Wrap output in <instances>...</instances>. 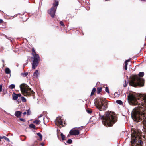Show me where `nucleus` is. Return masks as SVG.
<instances>
[{"instance_id": "1", "label": "nucleus", "mask_w": 146, "mask_h": 146, "mask_svg": "<svg viewBox=\"0 0 146 146\" xmlns=\"http://www.w3.org/2000/svg\"><path fill=\"white\" fill-rule=\"evenodd\" d=\"M99 119L102 120L103 124L106 126H111L116 122V119L111 113L106 112L104 116L101 115L99 113Z\"/></svg>"}, {"instance_id": "2", "label": "nucleus", "mask_w": 146, "mask_h": 146, "mask_svg": "<svg viewBox=\"0 0 146 146\" xmlns=\"http://www.w3.org/2000/svg\"><path fill=\"white\" fill-rule=\"evenodd\" d=\"M144 75V73L143 72H140L139 74V76L135 75L133 76L131 80L129 81L130 85L133 87H136L137 86H144L143 81L139 76L143 77Z\"/></svg>"}, {"instance_id": "3", "label": "nucleus", "mask_w": 146, "mask_h": 146, "mask_svg": "<svg viewBox=\"0 0 146 146\" xmlns=\"http://www.w3.org/2000/svg\"><path fill=\"white\" fill-rule=\"evenodd\" d=\"M20 88L21 92L25 96H29L33 95L34 94V92L31 90V89L24 83L20 85Z\"/></svg>"}, {"instance_id": "4", "label": "nucleus", "mask_w": 146, "mask_h": 146, "mask_svg": "<svg viewBox=\"0 0 146 146\" xmlns=\"http://www.w3.org/2000/svg\"><path fill=\"white\" fill-rule=\"evenodd\" d=\"M108 106V103L105 98H100L98 99V102L96 105L98 109L100 111L105 110Z\"/></svg>"}, {"instance_id": "5", "label": "nucleus", "mask_w": 146, "mask_h": 146, "mask_svg": "<svg viewBox=\"0 0 146 146\" xmlns=\"http://www.w3.org/2000/svg\"><path fill=\"white\" fill-rule=\"evenodd\" d=\"M32 54L33 56L31 58V60H33L32 64V68L35 69L38 64L40 60V57L38 54H36L34 48L32 49Z\"/></svg>"}, {"instance_id": "6", "label": "nucleus", "mask_w": 146, "mask_h": 146, "mask_svg": "<svg viewBox=\"0 0 146 146\" xmlns=\"http://www.w3.org/2000/svg\"><path fill=\"white\" fill-rule=\"evenodd\" d=\"M58 5V2L57 0H56L53 4V7L50 10H48V13L53 18L54 17L55 13L57 9V7Z\"/></svg>"}, {"instance_id": "7", "label": "nucleus", "mask_w": 146, "mask_h": 146, "mask_svg": "<svg viewBox=\"0 0 146 146\" xmlns=\"http://www.w3.org/2000/svg\"><path fill=\"white\" fill-rule=\"evenodd\" d=\"M131 136L132 140L131 142L132 143H134L136 142L137 140H139V142L141 144L142 143V141L141 140H139V137L137 135V133L136 131H134L133 132H132L131 134Z\"/></svg>"}, {"instance_id": "8", "label": "nucleus", "mask_w": 146, "mask_h": 146, "mask_svg": "<svg viewBox=\"0 0 146 146\" xmlns=\"http://www.w3.org/2000/svg\"><path fill=\"white\" fill-rule=\"evenodd\" d=\"M77 128H74L72 129L69 132V134L72 135H78L80 134L79 130L76 129Z\"/></svg>"}, {"instance_id": "9", "label": "nucleus", "mask_w": 146, "mask_h": 146, "mask_svg": "<svg viewBox=\"0 0 146 146\" xmlns=\"http://www.w3.org/2000/svg\"><path fill=\"white\" fill-rule=\"evenodd\" d=\"M55 122L56 123H58L60 125H62L64 126L63 125L62 120L60 117H58L56 118V119L55 120Z\"/></svg>"}, {"instance_id": "10", "label": "nucleus", "mask_w": 146, "mask_h": 146, "mask_svg": "<svg viewBox=\"0 0 146 146\" xmlns=\"http://www.w3.org/2000/svg\"><path fill=\"white\" fill-rule=\"evenodd\" d=\"M22 112L20 111H16L15 113V115L17 117L19 118L20 117Z\"/></svg>"}, {"instance_id": "11", "label": "nucleus", "mask_w": 146, "mask_h": 146, "mask_svg": "<svg viewBox=\"0 0 146 146\" xmlns=\"http://www.w3.org/2000/svg\"><path fill=\"white\" fill-rule=\"evenodd\" d=\"M40 120H35L33 122V123H35L36 125H38L40 124Z\"/></svg>"}, {"instance_id": "12", "label": "nucleus", "mask_w": 146, "mask_h": 146, "mask_svg": "<svg viewBox=\"0 0 146 146\" xmlns=\"http://www.w3.org/2000/svg\"><path fill=\"white\" fill-rule=\"evenodd\" d=\"M10 72L11 71L10 69L9 68L7 67L5 70V73L7 74H9L10 73Z\"/></svg>"}, {"instance_id": "13", "label": "nucleus", "mask_w": 146, "mask_h": 146, "mask_svg": "<svg viewBox=\"0 0 146 146\" xmlns=\"http://www.w3.org/2000/svg\"><path fill=\"white\" fill-rule=\"evenodd\" d=\"M28 74V73L27 72L22 73L21 74V75L23 77L26 76Z\"/></svg>"}, {"instance_id": "14", "label": "nucleus", "mask_w": 146, "mask_h": 146, "mask_svg": "<svg viewBox=\"0 0 146 146\" xmlns=\"http://www.w3.org/2000/svg\"><path fill=\"white\" fill-rule=\"evenodd\" d=\"M29 127L31 128H33L34 129L36 130L37 129L35 127V126L33 124H30Z\"/></svg>"}, {"instance_id": "15", "label": "nucleus", "mask_w": 146, "mask_h": 146, "mask_svg": "<svg viewBox=\"0 0 146 146\" xmlns=\"http://www.w3.org/2000/svg\"><path fill=\"white\" fill-rule=\"evenodd\" d=\"M15 95L13 96V99L14 100H17L18 97L16 94H14Z\"/></svg>"}, {"instance_id": "16", "label": "nucleus", "mask_w": 146, "mask_h": 146, "mask_svg": "<svg viewBox=\"0 0 146 146\" xmlns=\"http://www.w3.org/2000/svg\"><path fill=\"white\" fill-rule=\"evenodd\" d=\"M38 70H36L33 74L34 76L36 77H37L38 76Z\"/></svg>"}, {"instance_id": "17", "label": "nucleus", "mask_w": 146, "mask_h": 146, "mask_svg": "<svg viewBox=\"0 0 146 146\" xmlns=\"http://www.w3.org/2000/svg\"><path fill=\"white\" fill-rule=\"evenodd\" d=\"M37 135H38L40 137V140H42V136L41 134L40 133H37Z\"/></svg>"}, {"instance_id": "18", "label": "nucleus", "mask_w": 146, "mask_h": 146, "mask_svg": "<svg viewBox=\"0 0 146 146\" xmlns=\"http://www.w3.org/2000/svg\"><path fill=\"white\" fill-rule=\"evenodd\" d=\"M96 89L95 88H94L91 92V96H92L93 95L95 92L96 91Z\"/></svg>"}, {"instance_id": "19", "label": "nucleus", "mask_w": 146, "mask_h": 146, "mask_svg": "<svg viewBox=\"0 0 146 146\" xmlns=\"http://www.w3.org/2000/svg\"><path fill=\"white\" fill-rule=\"evenodd\" d=\"M116 103H117L120 104L122 105L123 104V102L122 101L120 100H117L116 101Z\"/></svg>"}, {"instance_id": "20", "label": "nucleus", "mask_w": 146, "mask_h": 146, "mask_svg": "<svg viewBox=\"0 0 146 146\" xmlns=\"http://www.w3.org/2000/svg\"><path fill=\"white\" fill-rule=\"evenodd\" d=\"M102 89V88L100 87H98L97 88V92L98 94H99L101 92Z\"/></svg>"}, {"instance_id": "21", "label": "nucleus", "mask_w": 146, "mask_h": 146, "mask_svg": "<svg viewBox=\"0 0 146 146\" xmlns=\"http://www.w3.org/2000/svg\"><path fill=\"white\" fill-rule=\"evenodd\" d=\"M2 139L4 138L8 142H10V141L8 138L6 137L5 136H3L2 137Z\"/></svg>"}, {"instance_id": "22", "label": "nucleus", "mask_w": 146, "mask_h": 146, "mask_svg": "<svg viewBox=\"0 0 146 146\" xmlns=\"http://www.w3.org/2000/svg\"><path fill=\"white\" fill-rule=\"evenodd\" d=\"M60 135L61 136L62 140H64L65 139V138L64 135L62 133H61Z\"/></svg>"}, {"instance_id": "23", "label": "nucleus", "mask_w": 146, "mask_h": 146, "mask_svg": "<svg viewBox=\"0 0 146 146\" xmlns=\"http://www.w3.org/2000/svg\"><path fill=\"white\" fill-rule=\"evenodd\" d=\"M15 86L14 84H12L9 86V88L10 89H12L15 88Z\"/></svg>"}, {"instance_id": "24", "label": "nucleus", "mask_w": 146, "mask_h": 146, "mask_svg": "<svg viewBox=\"0 0 146 146\" xmlns=\"http://www.w3.org/2000/svg\"><path fill=\"white\" fill-rule=\"evenodd\" d=\"M21 99L23 102H25L26 101V99L23 97H22Z\"/></svg>"}, {"instance_id": "25", "label": "nucleus", "mask_w": 146, "mask_h": 146, "mask_svg": "<svg viewBox=\"0 0 146 146\" xmlns=\"http://www.w3.org/2000/svg\"><path fill=\"white\" fill-rule=\"evenodd\" d=\"M72 142V140L71 139H68L67 141V143L68 144H71Z\"/></svg>"}, {"instance_id": "26", "label": "nucleus", "mask_w": 146, "mask_h": 146, "mask_svg": "<svg viewBox=\"0 0 146 146\" xmlns=\"http://www.w3.org/2000/svg\"><path fill=\"white\" fill-rule=\"evenodd\" d=\"M105 91L106 92L108 93H109V91L108 88L107 87H106L105 88Z\"/></svg>"}, {"instance_id": "27", "label": "nucleus", "mask_w": 146, "mask_h": 146, "mask_svg": "<svg viewBox=\"0 0 146 146\" xmlns=\"http://www.w3.org/2000/svg\"><path fill=\"white\" fill-rule=\"evenodd\" d=\"M130 59H128V60H126L125 61V65L127 66L128 62H129L130 61Z\"/></svg>"}, {"instance_id": "28", "label": "nucleus", "mask_w": 146, "mask_h": 146, "mask_svg": "<svg viewBox=\"0 0 146 146\" xmlns=\"http://www.w3.org/2000/svg\"><path fill=\"white\" fill-rule=\"evenodd\" d=\"M127 85V83L126 81H125V84L123 85V86L124 87H125Z\"/></svg>"}, {"instance_id": "29", "label": "nucleus", "mask_w": 146, "mask_h": 146, "mask_svg": "<svg viewBox=\"0 0 146 146\" xmlns=\"http://www.w3.org/2000/svg\"><path fill=\"white\" fill-rule=\"evenodd\" d=\"M87 111L89 114H90L92 113V111L90 110H87Z\"/></svg>"}, {"instance_id": "30", "label": "nucleus", "mask_w": 146, "mask_h": 146, "mask_svg": "<svg viewBox=\"0 0 146 146\" xmlns=\"http://www.w3.org/2000/svg\"><path fill=\"white\" fill-rule=\"evenodd\" d=\"M60 24L62 26H64V23H63V22L62 21H61L60 22Z\"/></svg>"}, {"instance_id": "31", "label": "nucleus", "mask_w": 146, "mask_h": 146, "mask_svg": "<svg viewBox=\"0 0 146 146\" xmlns=\"http://www.w3.org/2000/svg\"><path fill=\"white\" fill-rule=\"evenodd\" d=\"M19 119L20 121H22L23 122H25V120L23 118H19Z\"/></svg>"}, {"instance_id": "32", "label": "nucleus", "mask_w": 146, "mask_h": 146, "mask_svg": "<svg viewBox=\"0 0 146 146\" xmlns=\"http://www.w3.org/2000/svg\"><path fill=\"white\" fill-rule=\"evenodd\" d=\"M2 84L0 85V92L2 91Z\"/></svg>"}, {"instance_id": "33", "label": "nucleus", "mask_w": 146, "mask_h": 146, "mask_svg": "<svg viewBox=\"0 0 146 146\" xmlns=\"http://www.w3.org/2000/svg\"><path fill=\"white\" fill-rule=\"evenodd\" d=\"M27 114L28 115H29L30 114L31 112L30 111H29V110H27Z\"/></svg>"}, {"instance_id": "34", "label": "nucleus", "mask_w": 146, "mask_h": 146, "mask_svg": "<svg viewBox=\"0 0 146 146\" xmlns=\"http://www.w3.org/2000/svg\"><path fill=\"white\" fill-rule=\"evenodd\" d=\"M17 96H18V97H20L21 96V95L20 94H16Z\"/></svg>"}, {"instance_id": "35", "label": "nucleus", "mask_w": 146, "mask_h": 146, "mask_svg": "<svg viewBox=\"0 0 146 146\" xmlns=\"http://www.w3.org/2000/svg\"><path fill=\"white\" fill-rule=\"evenodd\" d=\"M127 65H125L124 66V68H125V70H127Z\"/></svg>"}, {"instance_id": "36", "label": "nucleus", "mask_w": 146, "mask_h": 146, "mask_svg": "<svg viewBox=\"0 0 146 146\" xmlns=\"http://www.w3.org/2000/svg\"><path fill=\"white\" fill-rule=\"evenodd\" d=\"M43 116V115L42 114H41L39 116H38V118H40L42 117Z\"/></svg>"}, {"instance_id": "37", "label": "nucleus", "mask_w": 146, "mask_h": 146, "mask_svg": "<svg viewBox=\"0 0 146 146\" xmlns=\"http://www.w3.org/2000/svg\"><path fill=\"white\" fill-rule=\"evenodd\" d=\"M3 22V20L2 19H0V24Z\"/></svg>"}, {"instance_id": "38", "label": "nucleus", "mask_w": 146, "mask_h": 146, "mask_svg": "<svg viewBox=\"0 0 146 146\" xmlns=\"http://www.w3.org/2000/svg\"><path fill=\"white\" fill-rule=\"evenodd\" d=\"M45 117H44L43 118V120H44V123L45 124Z\"/></svg>"}, {"instance_id": "39", "label": "nucleus", "mask_w": 146, "mask_h": 146, "mask_svg": "<svg viewBox=\"0 0 146 146\" xmlns=\"http://www.w3.org/2000/svg\"><path fill=\"white\" fill-rule=\"evenodd\" d=\"M23 114L24 115H25V114H26V112H24L23 113Z\"/></svg>"}, {"instance_id": "40", "label": "nucleus", "mask_w": 146, "mask_h": 146, "mask_svg": "<svg viewBox=\"0 0 146 146\" xmlns=\"http://www.w3.org/2000/svg\"><path fill=\"white\" fill-rule=\"evenodd\" d=\"M118 93L117 92H116L115 93V95H116Z\"/></svg>"}, {"instance_id": "41", "label": "nucleus", "mask_w": 146, "mask_h": 146, "mask_svg": "<svg viewBox=\"0 0 146 146\" xmlns=\"http://www.w3.org/2000/svg\"><path fill=\"white\" fill-rule=\"evenodd\" d=\"M2 62H3V63H4V60H2Z\"/></svg>"}, {"instance_id": "42", "label": "nucleus", "mask_w": 146, "mask_h": 146, "mask_svg": "<svg viewBox=\"0 0 146 146\" xmlns=\"http://www.w3.org/2000/svg\"><path fill=\"white\" fill-rule=\"evenodd\" d=\"M2 139V137L0 136V140H1V139Z\"/></svg>"}, {"instance_id": "43", "label": "nucleus", "mask_w": 146, "mask_h": 146, "mask_svg": "<svg viewBox=\"0 0 146 146\" xmlns=\"http://www.w3.org/2000/svg\"><path fill=\"white\" fill-rule=\"evenodd\" d=\"M26 64H24V65H23V66H24V67H25V66H26Z\"/></svg>"}, {"instance_id": "44", "label": "nucleus", "mask_w": 146, "mask_h": 146, "mask_svg": "<svg viewBox=\"0 0 146 146\" xmlns=\"http://www.w3.org/2000/svg\"><path fill=\"white\" fill-rule=\"evenodd\" d=\"M17 101L18 102H19L20 101L19 100V99H18V100H17Z\"/></svg>"}, {"instance_id": "45", "label": "nucleus", "mask_w": 146, "mask_h": 146, "mask_svg": "<svg viewBox=\"0 0 146 146\" xmlns=\"http://www.w3.org/2000/svg\"><path fill=\"white\" fill-rule=\"evenodd\" d=\"M4 66H5V65H4V63H3V67H4Z\"/></svg>"}, {"instance_id": "46", "label": "nucleus", "mask_w": 146, "mask_h": 146, "mask_svg": "<svg viewBox=\"0 0 146 146\" xmlns=\"http://www.w3.org/2000/svg\"><path fill=\"white\" fill-rule=\"evenodd\" d=\"M42 146H44L43 145H42Z\"/></svg>"}, {"instance_id": "47", "label": "nucleus", "mask_w": 146, "mask_h": 146, "mask_svg": "<svg viewBox=\"0 0 146 146\" xmlns=\"http://www.w3.org/2000/svg\"><path fill=\"white\" fill-rule=\"evenodd\" d=\"M28 60H27V62H28Z\"/></svg>"}]
</instances>
